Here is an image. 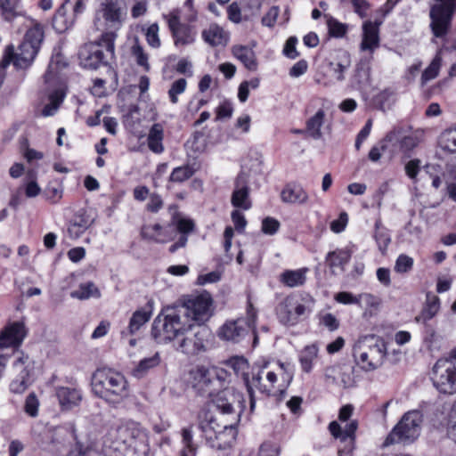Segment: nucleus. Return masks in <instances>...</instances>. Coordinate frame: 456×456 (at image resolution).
<instances>
[{
  "label": "nucleus",
  "instance_id": "nucleus-1",
  "mask_svg": "<svg viewBox=\"0 0 456 456\" xmlns=\"http://www.w3.org/2000/svg\"><path fill=\"white\" fill-rule=\"evenodd\" d=\"M230 373L219 367L197 365L189 371L188 381L193 390L213 397L216 412L202 411L199 428L211 446L218 450L230 447L236 439V427L245 409L243 395L228 388Z\"/></svg>",
  "mask_w": 456,
  "mask_h": 456
},
{
  "label": "nucleus",
  "instance_id": "nucleus-2",
  "mask_svg": "<svg viewBox=\"0 0 456 456\" xmlns=\"http://www.w3.org/2000/svg\"><path fill=\"white\" fill-rule=\"evenodd\" d=\"M352 355L355 365L364 372L379 369L387 356L385 339L374 334L360 336L353 345Z\"/></svg>",
  "mask_w": 456,
  "mask_h": 456
},
{
  "label": "nucleus",
  "instance_id": "nucleus-3",
  "mask_svg": "<svg viewBox=\"0 0 456 456\" xmlns=\"http://www.w3.org/2000/svg\"><path fill=\"white\" fill-rule=\"evenodd\" d=\"M94 394L110 404L121 403L128 396V383L123 374L112 369H97L92 376Z\"/></svg>",
  "mask_w": 456,
  "mask_h": 456
},
{
  "label": "nucleus",
  "instance_id": "nucleus-4",
  "mask_svg": "<svg viewBox=\"0 0 456 456\" xmlns=\"http://www.w3.org/2000/svg\"><path fill=\"white\" fill-rule=\"evenodd\" d=\"M67 65L63 55L61 53L55 54L51 58L47 70L44 76L45 94L49 102L42 110V115L44 117L53 116L64 100V82L61 77V71L65 69Z\"/></svg>",
  "mask_w": 456,
  "mask_h": 456
},
{
  "label": "nucleus",
  "instance_id": "nucleus-5",
  "mask_svg": "<svg viewBox=\"0 0 456 456\" xmlns=\"http://www.w3.org/2000/svg\"><path fill=\"white\" fill-rule=\"evenodd\" d=\"M314 305V298L308 293L292 294L278 304L276 315L281 324L295 326L312 314Z\"/></svg>",
  "mask_w": 456,
  "mask_h": 456
},
{
  "label": "nucleus",
  "instance_id": "nucleus-6",
  "mask_svg": "<svg viewBox=\"0 0 456 456\" xmlns=\"http://www.w3.org/2000/svg\"><path fill=\"white\" fill-rule=\"evenodd\" d=\"M116 38L114 31H107L98 40L86 44L79 52L81 64L85 68L96 69L112 60L115 56Z\"/></svg>",
  "mask_w": 456,
  "mask_h": 456
},
{
  "label": "nucleus",
  "instance_id": "nucleus-7",
  "mask_svg": "<svg viewBox=\"0 0 456 456\" xmlns=\"http://www.w3.org/2000/svg\"><path fill=\"white\" fill-rule=\"evenodd\" d=\"M161 322L158 317L152 327V335L159 341H177L185 331L190 330L191 323L183 313L172 309L168 311L163 317L161 330L159 329L158 323Z\"/></svg>",
  "mask_w": 456,
  "mask_h": 456
},
{
  "label": "nucleus",
  "instance_id": "nucleus-8",
  "mask_svg": "<svg viewBox=\"0 0 456 456\" xmlns=\"http://www.w3.org/2000/svg\"><path fill=\"white\" fill-rule=\"evenodd\" d=\"M422 422L423 414L420 411L413 410L407 411L388 434L384 445L387 446L397 443H412L420 434Z\"/></svg>",
  "mask_w": 456,
  "mask_h": 456
},
{
  "label": "nucleus",
  "instance_id": "nucleus-9",
  "mask_svg": "<svg viewBox=\"0 0 456 456\" xmlns=\"http://www.w3.org/2000/svg\"><path fill=\"white\" fill-rule=\"evenodd\" d=\"M126 12L123 0H102L95 12L94 24L97 30L117 31L121 28Z\"/></svg>",
  "mask_w": 456,
  "mask_h": 456
},
{
  "label": "nucleus",
  "instance_id": "nucleus-10",
  "mask_svg": "<svg viewBox=\"0 0 456 456\" xmlns=\"http://www.w3.org/2000/svg\"><path fill=\"white\" fill-rule=\"evenodd\" d=\"M257 312L251 304L247 308V317L238 318L232 321H227L218 330V337L226 341L234 343L240 342L249 331L254 334V343L256 342V322Z\"/></svg>",
  "mask_w": 456,
  "mask_h": 456
},
{
  "label": "nucleus",
  "instance_id": "nucleus-11",
  "mask_svg": "<svg viewBox=\"0 0 456 456\" xmlns=\"http://www.w3.org/2000/svg\"><path fill=\"white\" fill-rule=\"evenodd\" d=\"M213 298L207 292L191 295L183 303L186 317L198 323V326H203L214 313Z\"/></svg>",
  "mask_w": 456,
  "mask_h": 456
},
{
  "label": "nucleus",
  "instance_id": "nucleus-12",
  "mask_svg": "<svg viewBox=\"0 0 456 456\" xmlns=\"http://www.w3.org/2000/svg\"><path fill=\"white\" fill-rule=\"evenodd\" d=\"M432 380L436 389L444 394L456 393V362L449 356L440 358L432 370Z\"/></svg>",
  "mask_w": 456,
  "mask_h": 456
},
{
  "label": "nucleus",
  "instance_id": "nucleus-13",
  "mask_svg": "<svg viewBox=\"0 0 456 456\" xmlns=\"http://www.w3.org/2000/svg\"><path fill=\"white\" fill-rule=\"evenodd\" d=\"M212 337L211 330L206 326L191 325L190 330L176 341V350L186 354H197L206 350V344Z\"/></svg>",
  "mask_w": 456,
  "mask_h": 456
},
{
  "label": "nucleus",
  "instance_id": "nucleus-14",
  "mask_svg": "<svg viewBox=\"0 0 456 456\" xmlns=\"http://www.w3.org/2000/svg\"><path fill=\"white\" fill-rule=\"evenodd\" d=\"M163 19L171 32L175 47L183 48L195 41L196 31L194 28L190 24L181 22L178 9H174L167 14H163Z\"/></svg>",
  "mask_w": 456,
  "mask_h": 456
},
{
  "label": "nucleus",
  "instance_id": "nucleus-15",
  "mask_svg": "<svg viewBox=\"0 0 456 456\" xmlns=\"http://www.w3.org/2000/svg\"><path fill=\"white\" fill-rule=\"evenodd\" d=\"M39 51L28 43H21L15 51L13 45H7L2 57V65L6 67L11 63L17 69H27L33 63Z\"/></svg>",
  "mask_w": 456,
  "mask_h": 456
},
{
  "label": "nucleus",
  "instance_id": "nucleus-16",
  "mask_svg": "<svg viewBox=\"0 0 456 456\" xmlns=\"http://www.w3.org/2000/svg\"><path fill=\"white\" fill-rule=\"evenodd\" d=\"M20 354L13 363V370L18 375L10 384V391L13 394H22L31 384L32 362L28 355L23 353H20Z\"/></svg>",
  "mask_w": 456,
  "mask_h": 456
},
{
  "label": "nucleus",
  "instance_id": "nucleus-17",
  "mask_svg": "<svg viewBox=\"0 0 456 456\" xmlns=\"http://www.w3.org/2000/svg\"><path fill=\"white\" fill-rule=\"evenodd\" d=\"M358 423L356 420H352L347 423L344 429L337 421H332L329 425V430L335 438H339L340 442L344 444L343 448L338 449L339 456L351 453L354 441V434L357 429Z\"/></svg>",
  "mask_w": 456,
  "mask_h": 456
},
{
  "label": "nucleus",
  "instance_id": "nucleus-18",
  "mask_svg": "<svg viewBox=\"0 0 456 456\" xmlns=\"http://www.w3.org/2000/svg\"><path fill=\"white\" fill-rule=\"evenodd\" d=\"M382 19H376L374 21L365 20L362 26V41L360 50L369 52L370 54L379 47V27L382 25Z\"/></svg>",
  "mask_w": 456,
  "mask_h": 456
},
{
  "label": "nucleus",
  "instance_id": "nucleus-19",
  "mask_svg": "<svg viewBox=\"0 0 456 456\" xmlns=\"http://www.w3.org/2000/svg\"><path fill=\"white\" fill-rule=\"evenodd\" d=\"M250 188L248 186V177L244 172H240L235 181L234 189L231 197V203L234 208L242 210H248L252 207L249 197Z\"/></svg>",
  "mask_w": 456,
  "mask_h": 456
},
{
  "label": "nucleus",
  "instance_id": "nucleus-20",
  "mask_svg": "<svg viewBox=\"0 0 456 456\" xmlns=\"http://www.w3.org/2000/svg\"><path fill=\"white\" fill-rule=\"evenodd\" d=\"M27 335L23 322H13L7 324L0 332V348L18 347Z\"/></svg>",
  "mask_w": 456,
  "mask_h": 456
},
{
  "label": "nucleus",
  "instance_id": "nucleus-21",
  "mask_svg": "<svg viewBox=\"0 0 456 456\" xmlns=\"http://www.w3.org/2000/svg\"><path fill=\"white\" fill-rule=\"evenodd\" d=\"M351 55L345 50H338L327 60V65L337 81L345 80V74L351 66Z\"/></svg>",
  "mask_w": 456,
  "mask_h": 456
},
{
  "label": "nucleus",
  "instance_id": "nucleus-22",
  "mask_svg": "<svg viewBox=\"0 0 456 456\" xmlns=\"http://www.w3.org/2000/svg\"><path fill=\"white\" fill-rule=\"evenodd\" d=\"M55 395L62 411L78 406L83 398L81 389L77 387L58 386L55 387Z\"/></svg>",
  "mask_w": 456,
  "mask_h": 456
},
{
  "label": "nucleus",
  "instance_id": "nucleus-23",
  "mask_svg": "<svg viewBox=\"0 0 456 456\" xmlns=\"http://www.w3.org/2000/svg\"><path fill=\"white\" fill-rule=\"evenodd\" d=\"M226 364L234 370L236 375L243 378L249 396L250 412H253L256 401L251 387V379H249L248 373L249 368L248 362L243 356H232L226 362Z\"/></svg>",
  "mask_w": 456,
  "mask_h": 456
},
{
  "label": "nucleus",
  "instance_id": "nucleus-24",
  "mask_svg": "<svg viewBox=\"0 0 456 456\" xmlns=\"http://www.w3.org/2000/svg\"><path fill=\"white\" fill-rule=\"evenodd\" d=\"M309 199L307 191L300 183L295 182L286 183L281 191V200L286 204L305 205Z\"/></svg>",
  "mask_w": 456,
  "mask_h": 456
},
{
  "label": "nucleus",
  "instance_id": "nucleus-25",
  "mask_svg": "<svg viewBox=\"0 0 456 456\" xmlns=\"http://www.w3.org/2000/svg\"><path fill=\"white\" fill-rule=\"evenodd\" d=\"M141 236L155 243H167L173 239V231L159 224H145L141 229Z\"/></svg>",
  "mask_w": 456,
  "mask_h": 456
},
{
  "label": "nucleus",
  "instance_id": "nucleus-26",
  "mask_svg": "<svg viewBox=\"0 0 456 456\" xmlns=\"http://www.w3.org/2000/svg\"><path fill=\"white\" fill-rule=\"evenodd\" d=\"M353 87L362 89L370 85V61L362 59L355 65L354 74L350 79Z\"/></svg>",
  "mask_w": 456,
  "mask_h": 456
},
{
  "label": "nucleus",
  "instance_id": "nucleus-27",
  "mask_svg": "<svg viewBox=\"0 0 456 456\" xmlns=\"http://www.w3.org/2000/svg\"><path fill=\"white\" fill-rule=\"evenodd\" d=\"M277 381V375L273 371H267L265 370H258L254 373L251 379V387H256L261 393L269 395L274 388Z\"/></svg>",
  "mask_w": 456,
  "mask_h": 456
},
{
  "label": "nucleus",
  "instance_id": "nucleus-28",
  "mask_svg": "<svg viewBox=\"0 0 456 456\" xmlns=\"http://www.w3.org/2000/svg\"><path fill=\"white\" fill-rule=\"evenodd\" d=\"M440 310V299L434 293L428 292L426 296L425 305L419 313L415 317L417 322L426 324L428 321L433 319Z\"/></svg>",
  "mask_w": 456,
  "mask_h": 456
},
{
  "label": "nucleus",
  "instance_id": "nucleus-29",
  "mask_svg": "<svg viewBox=\"0 0 456 456\" xmlns=\"http://www.w3.org/2000/svg\"><path fill=\"white\" fill-rule=\"evenodd\" d=\"M232 53L247 69L250 71H256L257 69L258 62L252 48L246 45H234L232 48Z\"/></svg>",
  "mask_w": 456,
  "mask_h": 456
},
{
  "label": "nucleus",
  "instance_id": "nucleus-30",
  "mask_svg": "<svg viewBox=\"0 0 456 456\" xmlns=\"http://www.w3.org/2000/svg\"><path fill=\"white\" fill-rule=\"evenodd\" d=\"M152 304L148 302L147 305L137 309L131 316L128 324V333L133 335L146 324L152 315Z\"/></svg>",
  "mask_w": 456,
  "mask_h": 456
},
{
  "label": "nucleus",
  "instance_id": "nucleus-31",
  "mask_svg": "<svg viewBox=\"0 0 456 456\" xmlns=\"http://www.w3.org/2000/svg\"><path fill=\"white\" fill-rule=\"evenodd\" d=\"M326 113L323 109H319L316 113L311 116L305 122V134L314 140L322 137V127L325 123Z\"/></svg>",
  "mask_w": 456,
  "mask_h": 456
},
{
  "label": "nucleus",
  "instance_id": "nucleus-32",
  "mask_svg": "<svg viewBox=\"0 0 456 456\" xmlns=\"http://www.w3.org/2000/svg\"><path fill=\"white\" fill-rule=\"evenodd\" d=\"M203 40L211 46L225 45L228 42V34L217 24H211L202 31Z\"/></svg>",
  "mask_w": 456,
  "mask_h": 456
},
{
  "label": "nucleus",
  "instance_id": "nucleus-33",
  "mask_svg": "<svg viewBox=\"0 0 456 456\" xmlns=\"http://www.w3.org/2000/svg\"><path fill=\"white\" fill-rule=\"evenodd\" d=\"M308 268H299L296 270H285L280 274L279 281L284 286L295 288L303 286L306 281Z\"/></svg>",
  "mask_w": 456,
  "mask_h": 456
},
{
  "label": "nucleus",
  "instance_id": "nucleus-34",
  "mask_svg": "<svg viewBox=\"0 0 456 456\" xmlns=\"http://www.w3.org/2000/svg\"><path fill=\"white\" fill-rule=\"evenodd\" d=\"M351 259V251L347 248H337L327 254L325 260L328 266L331 269L340 268L345 270V266Z\"/></svg>",
  "mask_w": 456,
  "mask_h": 456
},
{
  "label": "nucleus",
  "instance_id": "nucleus-35",
  "mask_svg": "<svg viewBox=\"0 0 456 456\" xmlns=\"http://www.w3.org/2000/svg\"><path fill=\"white\" fill-rule=\"evenodd\" d=\"M164 139V128L159 123H155L150 129L147 142L149 149L157 154H160L164 151L163 146Z\"/></svg>",
  "mask_w": 456,
  "mask_h": 456
},
{
  "label": "nucleus",
  "instance_id": "nucleus-36",
  "mask_svg": "<svg viewBox=\"0 0 456 456\" xmlns=\"http://www.w3.org/2000/svg\"><path fill=\"white\" fill-rule=\"evenodd\" d=\"M160 363V356L159 353H155L152 356L142 359L137 365L132 370V375L136 379L145 377L149 371Z\"/></svg>",
  "mask_w": 456,
  "mask_h": 456
},
{
  "label": "nucleus",
  "instance_id": "nucleus-37",
  "mask_svg": "<svg viewBox=\"0 0 456 456\" xmlns=\"http://www.w3.org/2000/svg\"><path fill=\"white\" fill-rule=\"evenodd\" d=\"M0 14L6 21H12L20 16V0H0Z\"/></svg>",
  "mask_w": 456,
  "mask_h": 456
},
{
  "label": "nucleus",
  "instance_id": "nucleus-38",
  "mask_svg": "<svg viewBox=\"0 0 456 456\" xmlns=\"http://www.w3.org/2000/svg\"><path fill=\"white\" fill-rule=\"evenodd\" d=\"M73 23L74 17H67V7L62 4L53 18V27L56 31L61 33L71 28Z\"/></svg>",
  "mask_w": 456,
  "mask_h": 456
},
{
  "label": "nucleus",
  "instance_id": "nucleus-39",
  "mask_svg": "<svg viewBox=\"0 0 456 456\" xmlns=\"http://www.w3.org/2000/svg\"><path fill=\"white\" fill-rule=\"evenodd\" d=\"M318 347L315 345L306 346L299 354V362L303 371L309 373L312 371L314 362L318 357Z\"/></svg>",
  "mask_w": 456,
  "mask_h": 456
},
{
  "label": "nucleus",
  "instance_id": "nucleus-40",
  "mask_svg": "<svg viewBox=\"0 0 456 456\" xmlns=\"http://www.w3.org/2000/svg\"><path fill=\"white\" fill-rule=\"evenodd\" d=\"M182 436V449L180 450V456H196L198 447L193 442V432L191 427L183 428L181 430Z\"/></svg>",
  "mask_w": 456,
  "mask_h": 456
},
{
  "label": "nucleus",
  "instance_id": "nucleus-41",
  "mask_svg": "<svg viewBox=\"0 0 456 456\" xmlns=\"http://www.w3.org/2000/svg\"><path fill=\"white\" fill-rule=\"evenodd\" d=\"M373 237L376 240L379 249L382 254H385L388 245L391 242V236L388 230L382 224L380 219H378L375 222V232Z\"/></svg>",
  "mask_w": 456,
  "mask_h": 456
},
{
  "label": "nucleus",
  "instance_id": "nucleus-42",
  "mask_svg": "<svg viewBox=\"0 0 456 456\" xmlns=\"http://www.w3.org/2000/svg\"><path fill=\"white\" fill-rule=\"evenodd\" d=\"M71 297L86 300L90 297H100L101 292L93 281L81 283L77 289L70 293Z\"/></svg>",
  "mask_w": 456,
  "mask_h": 456
},
{
  "label": "nucleus",
  "instance_id": "nucleus-43",
  "mask_svg": "<svg viewBox=\"0 0 456 456\" xmlns=\"http://www.w3.org/2000/svg\"><path fill=\"white\" fill-rule=\"evenodd\" d=\"M397 139L395 131L389 132L378 144L374 145L369 151L368 158L372 162H378L382 156V153L387 148V142H391Z\"/></svg>",
  "mask_w": 456,
  "mask_h": 456
},
{
  "label": "nucleus",
  "instance_id": "nucleus-44",
  "mask_svg": "<svg viewBox=\"0 0 456 456\" xmlns=\"http://www.w3.org/2000/svg\"><path fill=\"white\" fill-rule=\"evenodd\" d=\"M442 66L441 53L438 52L433 58L430 64L424 69L421 74L420 83L425 86L428 82L435 79L438 75Z\"/></svg>",
  "mask_w": 456,
  "mask_h": 456
},
{
  "label": "nucleus",
  "instance_id": "nucleus-45",
  "mask_svg": "<svg viewBox=\"0 0 456 456\" xmlns=\"http://www.w3.org/2000/svg\"><path fill=\"white\" fill-rule=\"evenodd\" d=\"M440 147L448 152H456V126L444 130L439 136Z\"/></svg>",
  "mask_w": 456,
  "mask_h": 456
},
{
  "label": "nucleus",
  "instance_id": "nucleus-46",
  "mask_svg": "<svg viewBox=\"0 0 456 456\" xmlns=\"http://www.w3.org/2000/svg\"><path fill=\"white\" fill-rule=\"evenodd\" d=\"M195 172V168L188 164L175 167L169 175V182L175 183H183L192 177Z\"/></svg>",
  "mask_w": 456,
  "mask_h": 456
},
{
  "label": "nucleus",
  "instance_id": "nucleus-47",
  "mask_svg": "<svg viewBox=\"0 0 456 456\" xmlns=\"http://www.w3.org/2000/svg\"><path fill=\"white\" fill-rule=\"evenodd\" d=\"M44 40V30L42 26L37 24L30 28L24 37L23 43H28V45H32L37 47V50L39 51L41 47V44Z\"/></svg>",
  "mask_w": 456,
  "mask_h": 456
},
{
  "label": "nucleus",
  "instance_id": "nucleus-48",
  "mask_svg": "<svg viewBox=\"0 0 456 456\" xmlns=\"http://www.w3.org/2000/svg\"><path fill=\"white\" fill-rule=\"evenodd\" d=\"M180 11V20L187 23H193L198 20V11L194 7V0H185Z\"/></svg>",
  "mask_w": 456,
  "mask_h": 456
},
{
  "label": "nucleus",
  "instance_id": "nucleus-49",
  "mask_svg": "<svg viewBox=\"0 0 456 456\" xmlns=\"http://www.w3.org/2000/svg\"><path fill=\"white\" fill-rule=\"evenodd\" d=\"M131 53H132L133 57L134 58L138 66L142 67L144 71L150 70L151 66L149 63V56L145 53L143 47L140 44L135 43L132 46Z\"/></svg>",
  "mask_w": 456,
  "mask_h": 456
},
{
  "label": "nucleus",
  "instance_id": "nucleus-50",
  "mask_svg": "<svg viewBox=\"0 0 456 456\" xmlns=\"http://www.w3.org/2000/svg\"><path fill=\"white\" fill-rule=\"evenodd\" d=\"M414 260L412 257L405 254H401L397 256L394 270L395 273L403 274L407 273L413 268Z\"/></svg>",
  "mask_w": 456,
  "mask_h": 456
},
{
  "label": "nucleus",
  "instance_id": "nucleus-51",
  "mask_svg": "<svg viewBox=\"0 0 456 456\" xmlns=\"http://www.w3.org/2000/svg\"><path fill=\"white\" fill-rule=\"evenodd\" d=\"M159 27L157 23L151 24L145 32V38L150 46L152 48H159L161 41L159 36Z\"/></svg>",
  "mask_w": 456,
  "mask_h": 456
},
{
  "label": "nucleus",
  "instance_id": "nucleus-52",
  "mask_svg": "<svg viewBox=\"0 0 456 456\" xmlns=\"http://www.w3.org/2000/svg\"><path fill=\"white\" fill-rule=\"evenodd\" d=\"M187 86V81L184 78H179L173 82L171 85L170 89L168 90V96L170 99V102L173 104H175L178 102V95L183 94Z\"/></svg>",
  "mask_w": 456,
  "mask_h": 456
},
{
  "label": "nucleus",
  "instance_id": "nucleus-53",
  "mask_svg": "<svg viewBox=\"0 0 456 456\" xmlns=\"http://www.w3.org/2000/svg\"><path fill=\"white\" fill-rule=\"evenodd\" d=\"M423 342L426 345L427 348L430 351H433L437 348L438 335L432 327L428 326L426 328L423 337Z\"/></svg>",
  "mask_w": 456,
  "mask_h": 456
},
{
  "label": "nucleus",
  "instance_id": "nucleus-54",
  "mask_svg": "<svg viewBox=\"0 0 456 456\" xmlns=\"http://www.w3.org/2000/svg\"><path fill=\"white\" fill-rule=\"evenodd\" d=\"M359 305L358 306L362 307L363 305L369 308H378L380 305V299L370 293H361L358 295Z\"/></svg>",
  "mask_w": 456,
  "mask_h": 456
},
{
  "label": "nucleus",
  "instance_id": "nucleus-55",
  "mask_svg": "<svg viewBox=\"0 0 456 456\" xmlns=\"http://www.w3.org/2000/svg\"><path fill=\"white\" fill-rule=\"evenodd\" d=\"M233 112L232 104L224 101L221 102L216 109V121L230 118Z\"/></svg>",
  "mask_w": 456,
  "mask_h": 456
},
{
  "label": "nucleus",
  "instance_id": "nucleus-56",
  "mask_svg": "<svg viewBox=\"0 0 456 456\" xmlns=\"http://www.w3.org/2000/svg\"><path fill=\"white\" fill-rule=\"evenodd\" d=\"M39 402L35 393H30L25 401L24 410L27 414L36 417L38 412Z\"/></svg>",
  "mask_w": 456,
  "mask_h": 456
},
{
  "label": "nucleus",
  "instance_id": "nucleus-57",
  "mask_svg": "<svg viewBox=\"0 0 456 456\" xmlns=\"http://www.w3.org/2000/svg\"><path fill=\"white\" fill-rule=\"evenodd\" d=\"M280 225L277 219L268 216L262 221L261 230L265 234L273 235L279 231Z\"/></svg>",
  "mask_w": 456,
  "mask_h": 456
},
{
  "label": "nucleus",
  "instance_id": "nucleus-58",
  "mask_svg": "<svg viewBox=\"0 0 456 456\" xmlns=\"http://www.w3.org/2000/svg\"><path fill=\"white\" fill-rule=\"evenodd\" d=\"M336 302L343 305H359L358 295H354L351 292L341 291L334 296Z\"/></svg>",
  "mask_w": 456,
  "mask_h": 456
},
{
  "label": "nucleus",
  "instance_id": "nucleus-59",
  "mask_svg": "<svg viewBox=\"0 0 456 456\" xmlns=\"http://www.w3.org/2000/svg\"><path fill=\"white\" fill-rule=\"evenodd\" d=\"M328 27L330 34L336 37H341L346 33V26L334 19H330L328 21Z\"/></svg>",
  "mask_w": 456,
  "mask_h": 456
},
{
  "label": "nucleus",
  "instance_id": "nucleus-60",
  "mask_svg": "<svg viewBox=\"0 0 456 456\" xmlns=\"http://www.w3.org/2000/svg\"><path fill=\"white\" fill-rule=\"evenodd\" d=\"M447 435L449 438L456 443V401L453 403L452 408L449 414Z\"/></svg>",
  "mask_w": 456,
  "mask_h": 456
},
{
  "label": "nucleus",
  "instance_id": "nucleus-61",
  "mask_svg": "<svg viewBox=\"0 0 456 456\" xmlns=\"http://www.w3.org/2000/svg\"><path fill=\"white\" fill-rule=\"evenodd\" d=\"M74 222H76L78 226L83 229H87L94 223V218H92L86 210L80 209L74 217Z\"/></svg>",
  "mask_w": 456,
  "mask_h": 456
},
{
  "label": "nucleus",
  "instance_id": "nucleus-62",
  "mask_svg": "<svg viewBox=\"0 0 456 456\" xmlns=\"http://www.w3.org/2000/svg\"><path fill=\"white\" fill-rule=\"evenodd\" d=\"M354 11L355 13H357L362 19L367 17L368 11L370 8V4L367 0H350Z\"/></svg>",
  "mask_w": 456,
  "mask_h": 456
},
{
  "label": "nucleus",
  "instance_id": "nucleus-63",
  "mask_svg": "<svg viewBox=\"0 0 456 456\" xmlns=\"http://www.w3.org/2000/svg\"><path fill=\"white\" fill-rule=\"evenodd\" d=\"M320 323L325 326L330 331H334L339 327L338 320L330 313H327L322 315L320 318Z\"/></svg>",
  "mask_w": 456,
  "mask_h": 456
},
{
  "label": "nucleus",
  "instance_id": "nucleus-64",
  "mask_svg": "<svg viewBox=\"0 0 456 456\" xmlns=\"http://www.w3.org/2000/svg\"><path fill=\"white\" fill-rule=\"evenodd\" d=\"M280 448L276 444L271 442L264 443L259 449V456H279Z\"/></svg>",
  "mask_w": 456,
  "mask_h": 456
}]
</instances>
